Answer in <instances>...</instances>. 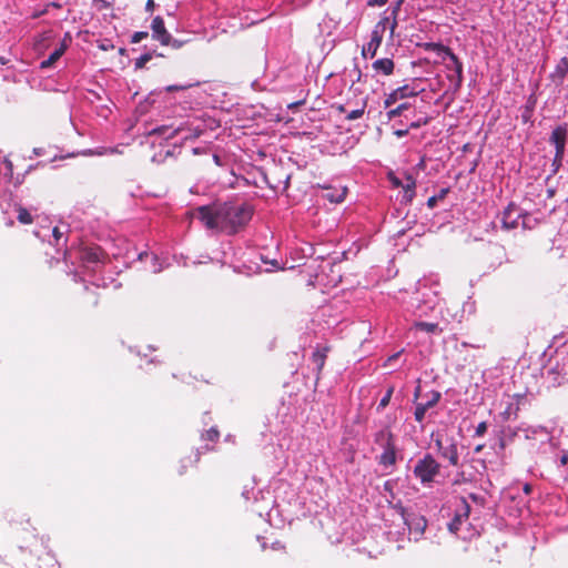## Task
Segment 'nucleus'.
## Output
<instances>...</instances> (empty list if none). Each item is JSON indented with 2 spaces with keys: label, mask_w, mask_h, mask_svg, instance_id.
I'll list each match as a JSON object with an SVG mask.
<instances>
[{
  "label": "nucleus",
  "mask_w": 568,
  "mask_h": 568,
  "mask_svg": "<svg viewBox=\"0 0 568 568\" xmlns=\"http://www.w3.org/2000/svg\"><path fill=\"white\" fill-rule=\"evenodd\" d=\"M252 207L247 204L225 202L199 206L194 210L193 216L199 219L207 229L232 234L246 225L252 219Z\"/></svg>",
  "instance_id": "obj_1"
},
{
  "label": "nucleus",
  "mask_w": 568,
  "mask_h": 568,
  "mask_svg": "<svg viewBox=\"0 0 568 568\" xmlns=\"http://www.w3.org/2000/svg\"><path fill=\"white\" fill-rule=\"evenodd\" d=\"M442 465L429 453L416 460L413 475L423 487H432L440 475Z\"/></svg>",
  "instance_id": "obj_2"
},
{
  "label": "nucleus",
  "mask_w": 568,
  "mask_h": 568,
  "mask_svg": "<svg viewBox=\"0 0 568 568\" xmlns=\"http://www.w3.org/2000/svg\"><path fill=\"white\" fill-rule=\"evenodd\" d=\"M434 50L437 52L438 57L442 59L445 68L452 73L448 74V80L454 85L455 90H458L463 82V63L458 59V57L452 52V50L443 45L440 43L433 44Z\"/></svg>",
  "instance_id": "obj_3"
},
{
  "label": "nucleus",
  "mask_w": 568,
  "mask_h": 568,
  "mask_svg": "<svg viewBox=\"0 0 568 568\" xmlns=\"http://www.w3.org/2000/svg\"><path fill=\"white\" fill-rule=\"evenodd\" d=\"M375 443L383 449L378 457V464L384 468L393 467L397 460L395 437L388 427L379 429L375 434Z\"/></svg>",
  "instance_id": "obj_4"
},
{
  "label": "nucleus",
  "mask_w": 568,
  "mask_h": 568,
  "mask_svg": "<svg viewBox=\"0 0 568 568\" xmlns=\"http://www.w3.org/2000/svg\"><path fill=\"white\" fill-rule=\"evenodd\" d=\"M205 130V125L202 121H192L186 124H182L175 129L169 126H159L152 132L165 135L169 139L181 135L183 140H192L199 138Z\"/></svg>",
  "instance_id": "obj_5"
},
{
  "label": "nucleus",
  "mask_w": 568,
  "mask_h": 568,
  "mask_svg": "<svg viewBox=\"0 0 568 568\" xmlns=\"http://www.w3.org/2000/svg\"><path fill=\"white\" fill-rule=\"evenodd\" d=\"M389 21L388 17L383 18L373 29L371 33V40L369 42L363 47L362 55L367 58H374L382 41H383V34L386 30L387 23Z\"/></svg>",
  "instance_id": "obj_6"
},
{
  "label": "nucleus",
  "mask_w": 568,
  "mask_h": 568,
  "mask_svg": "<svg viewBox=\"0 0 568 568\" xmlns=\"http://www.w3.org/2000/svg\"><path fill=\"white\" fill-rule=\"evenodd\" d=\"M568 131L565 125H559L555 128L550 135V143L555 145V159H554V165H556V169L560 165L564 153H565V146H566V140H567Z\"/></svg>",
  "instance_id": "obj_7"
},
{
  "label": "nucleus",
  "mask_w": 568,
  "mask_h": 568,
  "mask_svg": "<svg viewBox=\"0 0 568 568\" xmlns=\"http://www.w3.org/2000/svg\"><path fill=\"white\" fill-rule=\"evenodd\" d=\"M440 397L442 394L437 390H430L429 393L425 394L422 400L416 403L414 413L415 419L418 423H422L427 410L433 408L440 400Z\"/></svg>",
  "instance_id": "obj_8"
},
{
  "label": "nucleus",
  "mask_w": 568,
  "mask_h": 568,
  "mask_svg": "<svg viewBox=\"0 0 568 568\" xmlns=\"http://www.w3.org/2000/svg\"><path fill=\"white\" fill-rule=\"evenodd\" d=\"M404 521L408 527L409 534L414 535L417 540L425 531L427 520L424 516L418 514H403Z\"/></svg>",
  "instance_id": "obj_9"
},
{
  "label": "nucleus",
  "mask_w": 568,
  "mask_h": 568,
  "mask_svg": "<svg viewBox=\"0 0 568 568\" xmlns=\"http://www.w3.org/2000/svg\"><path fill=\"white\" fill-rule=\"evenodd\" d=\"M520 221L524 223V215L521 211L516 205L509 204L503 213V227L505 230L517 229L520 224Z\"/></svg>",
  "instance_id": "obj_10"
},
{
  "label": "nucleus",
  "mask_w": 568,
  "mask_h": 568,
  "mask_svg": "<svg viewBox=\"0 0 568 568\" xmlns=\"http://www.w3.org/2000/svg\"><path fill=\"white\" fill-rule=\"evenodd\" d=\"M417 94H418V91H416L414 88L406 84V85L399 87V88L395 89L394 91H392L386 97V99L384 101V105H385V108H389L393 104H395L396 102H398L399 100L410 98V97H416Z\"/></svg>",
  "instance_id": "obj_11"
},
{
  "label": "nucleus",
  "mask_w": 568,
  "mask_h": 568,
  "mask_svg": "<svg viewBox=\"0 0 568 568\" xmlns=\"http://www.w3.org/2000/svg\"><path fill=\"white\" fill-rule=\"evenodd\" d=\"M470 506L467 504L465 499L460 500V506L457 509L453 520L448 524V529L453 534H457L460 528V525L466 521L469 517Z\"/></svg>",
  "instance_id": "obj_12"
},
{
  "label": "nucleus",
  "mask_w": 568,
  "mask_h": 568,
  "mask_svg": "<svg viewBox=\"0 0 568 568\" xmlns=\"http://www.w3.org/2000/svg\"><path fill=\"white\" fill-rule=\"evenodd\" d=\"M151 29L153 32V37L156 40H159L164 45L170 44L172 38L171 34L166 31L164 21L161 17L158 16L152 20Z\"/></svg>",
  "instance_id": "obj_13"
},
{
  "label": "nucleus",
  "mask_w": 568,
  "mask_h": 568,
  "mask_svg": "<svg viewBox=\"0 0 568 568\" xmlns=\"http://www.w3.org/2000/svg\"><path fill=\"white\" fill-rule=\"evenodd\" d=\"M70 41H71L70 34L65 33L64 39L60 43V45L53 50V52L49 55L48 59H45L41 62V68L48 69V68L52 67L63 55Z\"/></svg>",
  "instance_id": "obj_14"
},
{
  "label": "nucleus",
  "mask_w": 568,
  "mask_h": 568,
  "mask_svg": "<svg viewBox=\"0 0 568 568\" xmlns=\"http://www.w3.org/2000/svg\"><path fill=\"white\" fill-rule=\"evenodd\" d=\"M519 430L524 433V436H525L526 439H532V438H536L537 436H542L551 445H554L552 437L549 435V432L547 430L546 427H542V426H528V427H525V428H519Z\"/></svg>",
  "instance_id": "obj_15"
},
{
  "label": "nucleus",
  "mask_w": 568,
  "mask_h": 568,
  "mask_svg": "<svg viewBox=\"0 0 568 568\" xmlns=\"http://www.w3.org/2000/svg\"><path fill=\"white\" fill-rule=\"evenodd\" d=\"M347 189L345 186L325 187L323 197L331 203H341L345 200Z\"/></svg>",
  "instance_id": "obj_16"
},
{
  "label": "nucleus",
  "mask_w": 568,
  "mask_h": 568,
  "mask_svg": "<svg viewBox=\"0 0 568 568\" xmlns=\"http://www.w3.org/2000/svg\"><path fill=\"white\" fill-rule=\"evenodd\" d=\"M410 306L413 315L418 318L427 316L429 311L434 308V305H430V301H422L418 296L414 298Z\"/></svg>",
  "instance_id": "obj_17"
},
{
  "label": "nucleus",
  "mask_w": 568,
  "mask_h": 568,
  "mask_svg": "<svg viewBox=\"0 0 568 568\" xmlns=\"http://www.w3.org/2000/svg\"><path fill=\"white\" fill-rule=\"evenodd\" d=\"M440 456L443 458L448 459V462L452 466H458L459 455H458L457 444L455 442H452L449 445L445 446V448L442 449Z\"/></svg>",
  "instance_id": "obj_18"
},
{
  "label": "nucleus",
  "mask_w": 568,
  "mask_h": 568,
  "mask_svg": "<svg viewBox=\"0 0 568 568\" xmlns=\"http://www.w3.org/2000/svg\"><path fill=\"white\" fill-rule=\"evenodd\" d=\"M394 62L392 59H378L373 63V69L384 75H390L394 71Z\"/></svg>",
  "instance_id": "obj_19"
},
{
  "label": "nucleus",
  "mask_w": 568,
  "mask_h": 568,
  "mask_svg": "<svg viewBox=\"0 0 568 568\" xmlns=\"http://www.w3.org/2000/svg\"><path fill=\"white\" fill-rule=\"evenodd\" d=\"M410 329L423 331L428 334H439L442 329L437 323H428L423 321H415Z\"/></svg>",
  "instance_id": "obj_20"
},
{
  "label": "nucleus",
  "mask_w": 568,
  "mask_h": 568,
  "mask_svg": "<svg viewBox=\"0 0 568 568\" xmlns=\"http://www.w3.org/2000/svg\"><path fill=\"white\" fill-rule=\"evenodd\" d=\"M404 190V199L410 202L415 196L416 181L412 175L406 176V183L402 185Z\"/></svg>",
  "instance_id": "obj_21"
},
{
  "label": "nucleus",
  "mask_w": 568,
  "mask_h": 568,
  "mask_svg": "<svg viewBox=\"0 0 568 568\" xmlns=\"http://www.w3.org/2000/svg\"><path fill=\"white\" fill-rule=\"evenodd\" d=\"M326 352H327V349L324 348L323 351L317 349L313 353L312 358H313L314 364H316V367L318 371H321L325 364Z\"/></svg>",
  "instance_id": "obj_22"
},
{
  "label": "nucleus",
  "mask_w": 568,
  "mask_h": 568,
  "mask_svg": "<svg viewBox=\"0 0 568 568\" xmlns=\"http://www.w3.org/2000/svg\"><path fill=\"white\" fill-rule=\"evenodd\" d=\"M51 235H52V237L54 240L53 245L60 246L61 242H62L63 245L67 243V237L64 236V232L61 231V229L59 226H54L51 230Z\"/></svg>",
  "instance_id": "obj_23"
},
{
  "label": "nucleus",
  "mask_w": 568,
  "mask_h": 568,
  "mask_svg": "<svg viewBox=\"0 0 568 568\" xmlns=\"http://www.w3.org/2000/svg\"><path fill=\"white\" fill-rule=\"evenodd\" d=\"M409 108V104L408 103H400L399 105H397L396 108L394 109H390L386 115H387V119L388 120H393L399 115H402V113L407 110Z\"/></svg>",
  "instance_id": "obj_24"
},
{
  "label": "nucleus",
  "mask_w": 568,
  "mask_h": 568,
  "mask_svg": "<svg viewBox=\"0 0 568 568\" xmlns=\"http://www.w3.org/2000/svg\"><path fill=\"white\" fill-rule=\"evenodd\" d=\"M17 211H18V216L17 217H18L20 223H22V224H30V223H32L31 213L27 209H24L22 206H18Z\"/></svg>",
  "instance_id": "obj_25"
},
{
  "label": "nucleus",
  "mask_w": 568,
  "mask_h": 568,
  "mask_svg": "<svg viewBox=\"0 0 568 568\" xmlns=\"http://www.w3.org/2000/svg\"><path fill=\"white\" fill-rule=\"evenodd\" d=\"M83 261L88 263H99L100 262V253L98 250H89L83 252L82 254Z\"/></svg>",
  "instance_id": "obj_26"
},
{
  "label": "nucleus",
  "mask_w": 568,
  "mask_h": 568,
  "mask_svg": "<svg viewBox=\"0 0 568 568\" xmlns=\"http://www.w3.org/2000/svg\"><path fill=\"white\" fill-rule=\"evenodd\" d=\"M403 0H398L397 3H395V7L393 8L392 10V14H393V21L390 23V36L394 34V31L396 29V26H397V13L399 11V8H400V4H402Z\"/></svg>",
  "instance_id": "obj_27"
},
{
  "label": "nucleus",
  "mask_w": 568,
  "mask_h": 568,
  "mask_svg": "<svg viewBox=\"0 0 568 568\" xmlns=\"http://www.w3.org/2000/svg\"><path fill=\"white\" fill-rule=\"evenodd\" d=\"M364 111H365V104L359 109L348 112L346 114V120H349V121L357 120L363 116Z\"/></svg>",
  "instance_id": "obj_28"
},
{
  "label": "nucleus",
  "mask_w": 568,
  "mask_h": 568,
  "mask_svg": "<svg viewBox=\"0 0 568 568\" xmlns=\"http://www.w3.org/2000/svg\"><path fill=\"white\" fill-rule=\"evenodd\" d=\"M152 59L151 53H144L135 61V68L140 69L143 68L150 60Z\"/></svg>",
  "instance_id": "obj_29"
},
{
  "label": "nucleus",
  "mask_w": 568,
  "mask_h": 568,
  "mask_svg": "<svg viewBox=\"0 0 568 568\" xmlns=\"http://www.w3.org/2000/svg\"><path fill=\"white\" fill-rule=\"evenodd\" d=\"M568 71V61L567 59H562L561 62L557 65L556 72L564 78Z\"/></svg>",
  "instance_id": "obj_30"
},
{
  "label": "nucleus",
  "mask_w": 568,
  "mask_h": 568,
  "mask_svg": "<svg viewBox=\"0 0 568 568\" xmlns=\"http://www.w3.org/2000/svg\"><path fill=\"white\" fill-rule=\"evenodd\" d=\"M0 170L4 171V175L8 179L12 176V163L8 159L2 160V168Z\"/></svg>",
  "instance_id": "obj_31"
},
{
  "label": "nucleus",
  "mask_w": 568,
  "mask_h": 568,
  "mask_svg": "<svg viewBox=\"0 0 568 568\" xmlns=\"http://www.w3.org/2000/svg\"><path fill=\"white\" fill-rule=\"evenodd\" d=\"M202 437L204 439H207V440H211V442H214L219 438V432L216 428L212 427L211 429H209L204 435H202Z\"/></svg>",
  "instance_id": "obj_32"
},
{
  "label": "nucleus",
  "mask_w": 568,
  "mask_h": 568,
  "mask_svg": "<svg viewBox=\"0 0 568 568\" xmlns=\"http://www.w3.org/2000/svg\"><path fill=\"white\" fill-rule=\"evenodd\" d=\"M487 428H488V425L486 422H481L477 425L476 429H475V436L476 437H481L486 434L487 432Z\"/></svg>",
  "instance_id": "obj_33"
},
{
  "label": "nucleus",
  "mask_w": 568,
  "mask_h": 568,
  "mask_svg": "<svg viewBox=\"0 0 568 568\" xmlns=\"http://www.w3.org/2000/svg\"><path fill=\"white\" fill-rule=\"evenodd\" d=\"M148 36H149L148 32H143V31L134 32L131 37V42L139 43L143 39L148 38Z\"/></svg>",
  "instance_id": "obj_34"
},
{
  "label": "nucleus",
  "mask_w": 568,
  "mask_h": 568,
  "mask_svg": "<svg viewBox=\"0 0 568 568\" xmlns=\"http://www.w3.org/2000/svg\"><path fill=\"white\" fill-rule=\"evenodd\" d=\"M392 394H393L392 389H388L386 392V394L384 395V397L381 399V402L378 404V408H385L388 405Z\"/></svg>",
  "instance_id": "obj_35"
},
{
  "label": "nucleus",
  "mask_w": 568,
  "mask_h": 568,
  "mask_svg": "<svg viewBox=\"0 0 568 568\" xmlns=\"http://www.w3.org/2000/svg\"><path fill=\"white\" fill-rule=\"evenodd\" d=\"M98 48L102 51H109L114 48V45L109 40H103L99 42Z\"/></svg>",
  "instance_id": "obj_36"
},
{
  "label": "nucleus",
  "mask_w": 568,
  "mask_h": 568,
  "mask_svg": "<svg viewBox=\"0 0 568 568\" xmlns=\"http://www.w3.org/2000/svg\"><path fill=\"white\" fill-rule=\"evenodd\" d=\"M192 87V84H185V85H169L166 88L168 92L176 91V90H185L187 88Z\"/></svg>",
  "instance_id": "obj_37"
},
{
  "label": "nucleus",
  "mask_w": 568,
  "mask_h": 568,
  "mask_svg": "<svg viewBox=\"0 0 568 568\" xmlns=\"http://www.w3.org/2000/svg\"><path fill=\"white\" fill-rule=\"evenodd\" d=\"M427 122H428V120H427V119H424V120H417V121H415V122H412V123H410V125H409V128H410V129H418V128H420L422 125L427 124Z\"/></svg>",
  "instance_id": "obj_38"
},
{
  "label": "nucleus",
  "mask_w": 568,
  "mask_h": 568,
  "mask_svg": "<svg viewBox=\"0 0 568 568\" xmlns=\"http://www.w3.org/2000/svg\"><path fill=\"white\" fill-rule=\"evenodd\" d=\"M568 464V450H564L559 458V466H566Z\"/></svg>",
  "instance_id": "obj_39"
},
{
  "label": "nucleus",
  "mask_w": 568,
  "mask_h": 568,
  "mask_svg": "<svg viewBox=\"0 0 568 568\" xmlns=\"http://www.w3.org/2000/svg\"><path fill=\"white\" fill-rule=\"evenodd\" d=\"M387 2V0H368V6L371 7H382Z\"/></svg>",
  "instance_id": "obj_40"
},
{
  "label": "nucleus",
  "mask_w": 568,
  "mask_h": 568,
  "mask_svg": "<svg viewBox=\"0 0 568 568\" xmlns=\"http://www.w3.org/2000/svg\"><path fill=\"white\" fill-rule=\"evenodd\" d=\"M438 201H439V200H438V197H437V196H435V195H434V196H430V197L427 200V206H428L429 209H434V207L436 206V204H437V202H438Z\"/></svg>",
  "instance_id": "obj_41"
},
{
  "label": "nucleus",
  "mask_w": 568,
  "mask_h": 568,
  "mask_svg": "<svg viewBox=\"0 0 568 568\" xmlns=\"http://www.w3.org/2000/svg\"><path fill=\"white\" fill-rule=\"evenodd\" d=\"M402 352H398V353H395L393 354L392 356H389L387 358V362H386V365H390V363H393L395 359H397L399 357Z\"/></svg>",
  "instance_id": "obj_42"
},
{
  "label": "nucleus",
  "mask_w": 568,
  "mask_h": 568,
  "mask_svg": "<svg viewBox=\"0 0 568 568\" xmlns=\"http://www.w3.org/2000/svg\"><path fill=\"white\" fill-rule=\"evenodd\" d=\"M154 1L153 0H148L146 1V4H145V9L146 11H152L154 9Z\"/></svg>",
  "instance_id": "obj_43"
},
{
  "label": "nucleus",
  "mask_w": 568,
  "mask_h": 568,
  "mask_svg": "<svg viewBox=\"0 0 568 568\" xmlns=\"http://www.w3.org/2000/svg\"><path fill=\"white\" fill-rule=\"evenodd\" d=\"M435 444H436V446H437V448H438V452H439V454H440V453H442V449H444V448H445V446L443 445V443H442V440H440V439H436V440H435Z\"/></svg>",
  "instance_id": "obj_44"
},
{
  "label": "nucleus",
  "mask_w": 568,
  "mask_h": 568,
  "mask_svg": "<svg viewBox=\"0 0 568 568\" xmlns=\"http://www.w3.org/2000/svg\"><path fill=\"white\" fill-rule=\"evenodd\" d=\"M407 133H408V130H397V131L395 132V134H396L398 138L405 136Z\"/></svg>",
  "instance_id": "obj_45"
},
{
  "label": "nucleus",
  "mask_w": 568,
  "mask_h": 568,
  "mask_svg": "<svg viewBox=\"0 0 568 568\" xmlns=\"http://www.w3.org/2000/svg\"><path fill=\"white\" fill-rule=\"evenodd\" d=\"M448 190L447 189H443L440 190L439 194L436 195L438 197V200H442L445 197V195L447 194Z\"/></svg>",
  "instance_id": "obj_46"
},
{
  "label": "nucleus",
  "mask_w": 568,
  "mask_h": 568,
  "mask_svg": "<svg viewBox=\"0 0 568 568\" xmlns=\"http://www.w3.org/2000/svg\"><path fill=\"white\" fill-rule=\"evenodd\" d=\"M548 374H549V375H551V374H554V375H555V377H554V379H552V381H554V384H555V383L560 384V382H559V381H558V378H557V373H556L554 369H549V371H548Z\"/></svg>",
  "instance_id": "obj_47"
},
{
  "label": "nucleus",
  "mask_w": 568,
  "mask_h": 568,
  "mask_svg": "<svg viewBox=\"0 0 568 568\" xmlns=\"http://www.w3.org/2000/svg\"><path fill=\"white\" fill-rule=\"evenodd\" d=\"M213 160H214V162H215V164H216V165H221V164H222V163H221V158H220L217 154H214V155H213Z\"/></svg>",
  "instance_id": "obj_48"
},
{
  "label": "nucleus",
  "mask_w": 568,
  "mask_h": 568,
  "mask_svg": "<svg viewBox=\"0 0 568 568\" xmlns=\"http://www.w3.org/2000/svg\"><path fill=\"white\" fill-rule=\"evenodd\" d=\"M172 45L175 47V48H180L181 47V42L178 41V40H173L172 42Z\"/></svg>",
  "instance_id": "obj_49"
},
{
  "label": "nucleus",
  "mask_w": 568,
  "mask_h": 568,
  "mask_svg": "<svg viewBox=\"0 0 568 568\" xmlns=\"http://www.w3.org/2000/svg\"><path fill=\"white\" fill-rule=\"evenodd\" d=\"M484 448V445H478L475 447V453H479L481 452V449Z\"/></svg>",
  "instance_id": "obj_50"
},
{
  "label": "nucleus",
  "mask_w": 568,
  "mask_h": 568,
  "mask_svg": "<svg viewBox=\"0 0 568 568\" xmlns=\"http://www.w3.org/2000/svg\"><path fill=\"white\" fill-rule=\"evenodd\" d=\"M393 183H394L396 186H402V185H403V184H402L397 179H395V180L393 181Z\"/></svg>",
  "instance_id": "obj_51"
},
{
  "label": "nucleus",
  "mask_w": 568,
  "mask_h": 568,
  "mask_svg": "<svg viewBox=\"0 0 568 568\" xmlns=\"http://www.w3.org/2000/svg\"><path fill=\"white\" fill-rule=\"evenodd\" d=\"M418 396H419V387H417L416 390H415V399H417Z\"/></svg>",
  "instance_id": "obj_52"
},
{
  "label": "nucleus",
  "mask_w": 568,
  "mask_h": 568,
  "mask_svg": "<svg viewBox=\"0 0 568 568\" xmlns=\"http://www.w3.org/2000/svg\"><path fill=\"white\" fill-rule=\"evenodd\" d=\"M0 63H1V64H6V63H7V60H6L3 57H0Z\"/></svg>",
  "instance_id": "obj_53"
},
{
  "label": "nucleus",
  "mask_w": 568,
  "mask_h": 568,
  "mask_svg": "<svg viewBox=\"0 0 568 568\" xmlns=\"http://www.w3.org/2000/svg\"><path fill=\"white\" fill-rule=\"evenodd\" d=\"M361 75H362L361 70H357V81L361 80Z\"/></svg>",
  "instance_id": "obj_54"
},
{
  "label": "nucleus",
  "mask_w": 568,
  "mask_h": 568,
  "mask_svg": "<svg viewBox=\"0 0 568 568\" xmlns=\"http://www.w3.org/2000/svg\"><path fill=\"white\" fill-rule=\"evenodd\" d=\"M88 153H89V154H98V155H101V154H102L101 152H93V151H89Z\"/></svg>",
  "instance_id": "obj_55"
},
{
  "label": "nucleus",
  "mask_w": 568,
  "mask_h": 568,
  "mask_svg": "<svg viewBox=\"0 0 568 568\" xmlns=\"http://www.w3.org/2000/svg\"><path fill=\"white\" fill-rule=\"evenodd\" d=\"M119 53H120V54H124V53H125V49H124V48H121V49L119 50Z\"/></svg>",
  "instance_id": "obj_56"
},
{
  "label": "nucleus",
  "mask_w": 568,
  "mask_h": 568,
  "mask_svg": "<svg viewBox=\"0 0 568 568\" xmlns=\"http://www.w3.org/2000/svg\"><path fill=\"white\" fill-rule=\"evenodd\" d=\"M52 6L55 8H61V4H59V3H52Z\"/></svg>",
  "instance_id": "obj_57"
},
{
  "label": "nucleus",
  "mask_w": 568,
  "mask_h": 568,
  "mask_svg": "<svg viewBox=\"0 0 568 568\" xmlns=\"http://www.w3.org/2000/svg\"><path fill=\"white\" fill-rule=\"evenodd\" d=\"M272 265H273L274 267H277V262H276V261H272Z\"/></svg>",
  "instance_id": "obj_58"
},
{
  "label": "nucleus",
  "mask_w": 568,
  "mask_h": 568,
  "mask_svg": "<svg viewBox=\"0 0 568 568\" xmlns=\"http://www.w3.org/2000/svg\"><path fill=\"white\" fill-rule=\"evenodd\" d=\"M36 235H37L38 237H42V235L40 234V232H36ZM44 236H45V235H43V237H44Z\"/></svg>",
  "instance_id": "obj_59"
},
{
  "label": "nucleus",
  "mask_w": 568,
  "mask_h": 568,
  "mask_svg": "<svg viewBox=\"0 0 568 568\" xmlns=\"http://www.w3.org/2000/svg\"><path fill=\"white\" fill-rule=\"evenodd\" d=\"M525 491L528 493L529 491V487L526 485L525 486Z\"/></svg>",
  "instance_id": "obj_60"
}]
</instances>
